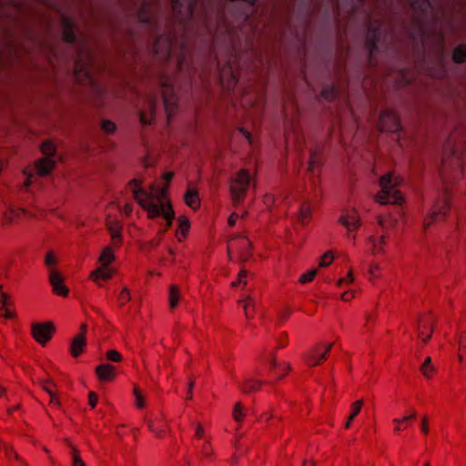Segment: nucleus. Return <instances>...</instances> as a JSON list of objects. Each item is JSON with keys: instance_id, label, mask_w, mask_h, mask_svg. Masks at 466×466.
Listing matches in <instances>:
<instances>
[{"instance_id": "f257e3e1", "label": "nucleus", "mask_w": 466, "mask_h": 466, "mask_svg": "<svg viewBox=\"0 0 466 466\" xmlns=\"http://www.w3.org/2000/svg\"><path fill=\"white\" fill-rule=\"evenodd\" d=\"M127 187L134 199L147 211L148 218L154 219L162 215L167 220V228L171 227L175 216L171 202L162 204L160 207L156 203L148 202V194L143 188V181L140 179L133 178L128 182Z\"/></svg>"}, {"instance_id": "f03ea898", "label": "nucleus", "mask_w": 466, "mask_h": 466, "mask_svg": "<svg viewBox=\"0 0 466 466\" xmlns=\"http://www.w3.org/2000/svg\"><path fill=\"white\" fill-rule=\"evenodd\" d=\"M401 180L392 172H388L380 177V190L375 196V201L380 205H401L404 198L398 189Z\"/></svg>"}, {"instance_id": "7ed1b4c3", "label": "nucleus", "mask_w": 466, "mask_h": 466, "mask_svg": "<svg viewBox=\"0 0 466 466\" xmlns=\"http://www.w3.org/2000/svg\"><path fill=\"white\" fill-rule=\"evenodd\" d=\"M251 177L248 169L241 168L229 179V193L233 207L242 205L250 187Z\"/></svg>"}, {"instance_id": "20e7f679", "label": "nucleus", "mask_w": 466, "mask_h": 466, "mask_svg": "<svg viewBox=\"0 0 466 466\" xmlns=\"http://www.w3.org/2000/svg\"><path fill=\"white\" fill-rule=\"evenodd\" d=\"M228 254L230 258L235 257L240 262L248 260L253 254L251 241L246 236H235L228 242Z\"/></svg>"}, {"instance_id": "39448f33", "label": "nucleus", "mask_w": 466, "mask_h": 466, "mask_svg": "<svg viewBox=\"0 0 466 466\" xmlns=\"http://www.w3.org/2000/svg\"><path fill=\"white\" fill-rule=\"evenodd\" d=\"M451 196L443 192L435 201L431 211L423 220L424 228H429L436 221H443L450 211Z\"/></svg>"}, {"instance_id": "423d86ee", "label": "nucleus", "mask_w": 466, "mask_h": 466, "mask_svg": "<svg viewBox=\"0 0 466 466\" xmlns=\"http://www.w3.org/2000/svg\"><path fill=\"white\" fill-rule=\"evenodd\" d=\"M333 345V342L315 344L304 356L306 364L309 367H317L324 364L329 357Z\"/></svg>"}, {"instance_id": "0eeeda50", "label": "nucleus", "mask_w": 466, "mask_h": 466, "mask_svg": "<svg viewBox=\"0 0 466 466\" xmlns=\"http://www.w3.org/2000/svg\"><path fill=\"white\" fill-rule=\"evenodd\" d=\"M338 222L347 229L349 238L356 240L355 233L361 228L362 221L357 209L346 208L343 209Z\"/></svg>"}, {"instance_id": "6e6552de", "label": "nucleus", "mask_w": 466, "mask_h": 466, "mask_svg": "<svg viewBox=\"0 0 466 466\" xmlns=\"http://www.w3.org/2000/svg\"><path fill=\"white\" fill-rule=\"evenodd\" d=\"M435 325V319L431 312L419 315L416 321V338L425 345L431 339Z\"/></svg>"}, {"instance_id": "1a4fd4ad", "label": "nucleus", "mask_w": 466, "mask_h": 466, "mask_svg": "<svg viewBox=\"0 0 466 466\" xmlns=\"http://www.w3.org/2000/svg\"><path fill=\"white\" fill-rule=\"evenodd\" d=\"M90 61V54L88 52L81 51L78 54V59L76 63L74 69V75L78 82L86 84H91V76L89 71L86 69V66Z\"/></svg>"}, {"instance_id": "9d476101", "label": "nucleus", "mask_w": 466, "mask_h": 466, "mask_svg": "<svg viewBox=\"0 0 466 466\" xmlns=\"http://www.w3.org/2000/svg\"><path fill=\"white\" fill-rule=\"evenodd\" d=\"M54 332L55 327L52 322L33 323L31 325L32 336L40 344H46L49 341Z\"/></svg>"}, {"instance_id": "9b49d317", "label": "nucleus", "mask_w": 466, "mask_h": 466, "mask_svg": "<svg viewBox=\"0 0 466 466\" xmlns=\"http://www.w3.org/2000/svg\"><path fill=\"white\" fill-rule=\"evenodd\" d=\"M176 44L177 41H175L171 35H161L157 39L154 45V50L156 54L168 58L175 55L177 48Z\"/></svg>"}, {"instance_id": "f8f14e48", "label": "nucleus", "mask_w": 466, "mask_h": 466, "mask_svg": "<svg viewBox=\"0 0 466 466\" xmlns=\"http://www.w3.org/2000/svg\"><path fill=\"white\" fill-rule=\"evenodd\" d=\"M379 128L385 132H397L400 129L399 116L393 111H384L380 114Z\"/></svg>"}, {"instance_id": "ddd939ff", "label": "nucleus", "mask_w": 466, "mask_h": 466, "mask_svg": "<svg viewBox=\"0 0 466 466\" xmlns=\"http://www.w3.org/2000/svg\"><path fill=\"white\" fill-rule=\"evenodd\" d=\"M86 332L87 325L83 323L80 327V333L77 334L71 341L70 344V354L73 358L79 357L86 347Z\"/></svg>"}, {"instance_id": "4468645a", "label": "nucleus", "mask_w": 466, "mask_h": 466, "mask_svg": "<svg viewBox=\"0 0 466 466\" xmlns=\"http://www.w3.org/2000/svg\"><path fill=\"white\" fill-rule=\"evenodd\" d=\"M148 429L158 439L166 438L170 432L168 423L162 415L149 419L147 422Z\"/></svg>"}, {"instance_id": "2eb2a0df", "label": "nucleus", "mask_w": 466, "mask_h": 466, "mask_svg": "<svg viewBox=\"0 0 466 466\" xmlns=\"http://www.w3.org/2000/svg\"><path fill=\"white\" fill-rule=\"evenodd\" d=\"M49 282L52 287L54 294L66 298L68 296L69 289L65 285L62 275L56 269L51 268L49 274Z\"/></svg>"}, {"instance_id": "dca6fc26", "label": "nucleus", "mask_w": 466, "mask_h": 466, "mask_svg": "<svg viewBox=\"0 0 466 466\" xmlns=\"http://www.w3.org/2000/svg\"><path fill=\"white\" fill-rule=\"evenodd\" d=\"M106 229L110 234V243L115 248H120L123 245V226L118 220H106Z\"/></svg>"}, {"instance_id": "f3484780", "label": "nucleus", "mask_w": 466, "mask_h": 466, "mask_svg": "<svg viewBox=\"0 0 466 466\" xmlns=\"http://www.w3.org/2000/svg\"><path fill=\"white\" fill-rule=\"evenodd\" d=\"M162 86L164 87L163 99L165 109L167 112V120H169L170 117L176 113L177 99L173 92V88L169 85L163 83Z\"/></svg>"}, {"instance_id": "a211bd4d", "label": "nucleus", "mask_w": 466, "mask_h": 466, "mask_svg": "<svg viewBox=\"0 0 466 466\" xmlns=\"http://www.w3.org/2000/svg\"><path fill=\"white\" fill-rule=\"evenodd\" d=\"M27 217H29V212L25 209L20 208H9L3 214L2 223L5 226H9L17 223Z\"/></svg>"}, {"instance_id": "6ab92c4d", "label": "nucleus", "mask_w": 466, "mask_h": 466, "mask_svg": "<svg viewBox=\"0 0 466 466\" xmlns=\"http://www.w3.org/2000/svg\"><path fill=\"white\" fill-rule=\"evenodd\" d=\"M148 194V202L157 204L159 207L162 204L170 202L167 198V187H159L157 184L153 183L149 186L148 190H146Z\"/></svg>"}, {"instance_id": "aec40b11", "label": "nucleus", "mask_w": 466, "mask_h": 466, "mask_svg": "<svg viewBox=\"0 0 466 466\" xmlns=\"http://www.w3.org/2000/svg\"><path fill=\"white\" fill-rule=\"evenodd\" d=\"M39 383L41 388L49 395V403L59 408L61 401L56 384L50 379L41 380Z\"/></svg>"}, {"instance_id": "412c9836", "label": "nucleus", "mask_w": 466, "mask_h": 466, "mask_svg": "<svg viewBox=\"0 0 466 466\" xmlns=\"http://www.w3.org/2000/svg\"><path fill=\"white\" fill-rule=\"evenodd\" d=\"M465 148H466V140H465V137H462L458 147H456V149H451L449 147L446 148L445 154L442 158L443 165H445L449 161L450 156H453L457 167L461 170L462 165H461L460 155L465 151Z\"/></svg>"}, {"instance_id": "4be33fe9", "label": "nucleus", "mask_w": 466, "mask_h": 466, "mask_svg": "<svg viewBox=\"0 0 466 466\" xmlns=\"http://www.w3.org/2000/svg\"><path fill=\"white\" fill-rule=\"evenodd\" d=\"M198 455L201 460L213 461L216 456L215 449L210 439H207L196 446Z\"/></svg>"}, {"instance_id": "5701e85b", "label": "nucleus", "mask_w": 466, "mask_h": 466, "mask_svg": "<svg viewBox=\"0 0 466 466\" xmlns=\"http://www.w3.org/2000/svg\"><path fill=\"white\" fill-rule=\"evenodd\" d=\"M388 238V234H382L378 238L375 236L369 237L368 241L370 244V252L373 256L383 255L385 253Z\"/></svg>"}, {"instance_id": "b1692460", "label": "nucleus", "mask_w": 466, "mask_h": 466, "mask_svg": "<svg viewBox=\"0 0 466 466\" xmlns=\"http://www.w3.org/2000/svg\"><path fill=\"white\" fill-rule=\"evenodd\" d=\"M116 367L106 363L96 367V375L100 381H113L116 377Z\"/></svg>"}, {"instance_id": "393cba45", "label": "nucleus", "mask_w": 466, "mask_h": 466, "mask_svg": "<svg viewBox=\"0 0 466 466\" xmlns=\"http://www.w3.org/2000/svg\"><path fill=\"white\" fill-rule=\"evenodd\" d=\"M417 418V412L415 410H411L410 413L407 416H404L400 419L395 418L392 420L394 424L393 431L394 433H399L402 431H405L408 427L411 426L412 422Z\"/></svg>"}, {"instance_id": "a878e982", "label": "nucleus", "mask_w": 466, "mask_h": 466, "mask_svg": "<svg viewBox=\"0 0 466 466\" xmlns=\"http://www.w3.org/2000/svg\"><path fill=\"white\" fill-rule=\"evenodd\" d=\"M115 274L116 270L109 266L100 265V267L91 272L90 279L95 282L108 280L112 279Z\"/></svg>"}, {"instance_id": "bb28decb", "label": "nucleus", "mask_w": 466, "mask_h": 466, "mask_svg": "<svg viewBox=\"0 0 466 466\" xmlns=\"http://www.w3.org/2000/svg\"><path fill=\"white\" fill-rule=\"evenodd\" d=\"M289 370L287 363L278 364L275 356H270L269 360V372L278 380L286 376Z\"/></svg>"}, {"instance_id": "cd10ccee", "label": "nucleus", "mask_w": 466, "mask_h": 466, "mask_svg": "<svg viewBox=\"0 0 466 466\" xmlns=\"http://www.w3.org/2000/svg\"><path fill=\"white\" fill-rule=\"evenodd\" d=\"M168 228H167V221L165 228L163 229L159 230L153 239H151L149 241H145L140 244V246H139L140 249L143 251L149 252V251H152L155 248H157L162 242L163 236Z\"/></svg>"}, {"instance_id": "c85d7f7f", "label": "nucleus", "mask_w": 466, "mask_h": 466, "mask_svg": "<svg viewBox=\"0 0 466 466\" xmlns=\"http://www.w3.org/2000/svg\"><path fill=\"white\" fill-rule=\"evenodd\" d=\"M221 84L225 88L230 89L237 84V77L230 66H227L220 72Z\"/></svg>"}, {"instance_id": "c756f323", "label": "nucleus", "mask_w": 466, "mask_h": 466, "mask_svg": "<svg viewBox=\"0 0 466 466\" xmlns=\"http://www.w3.org/2000/svg\"><path fill=\"white\" fill-rule=\"evenodd\" d=\"M56 162L50 157H44L35 162V167L39 176L48 175L55 167Z\"/></svg>"}, {"instance_id": "7c9ffc66", "label": "nucleus", "mask_w": 466, "mask_h": 466, "mask_svg": "<svg viewBox=\"0 0 466 466\" xmlns=\"http://www.w3.org/2000/svg\"><path fill=\"white\" fill-rule=\"evenodd\" d=\"M177 222L178 227L176 231V238L178 242H183L187 237L190 228L189 219L186 216H179Z\"/></svg>"}, {"instance_id": "2f4dec72", "label": "nucleus", "mask_w": 466, "mask_h": 466, "mask_svg": "<svg viewBox=\"0 0 466 466\" xmlns=\"http://www.w3.org/2000/svg\"><path fill=\"white\" fill-rule=\"evenodd\" d=\"M184 201L187 207L193 210L200 208V198L197 188H187L184 195Z\"/></svg>"}, {"instance_id": "473e14b6", "label": "nucleus", "mask_w": 466, "mask_h": 466, "mask_svg": "<svg viewBox=\"0 0 466 466\" xmlns=\"http://www.w3.org/2000/svg\"><path fill=\"white\" fill-rule=\"evenodd\" d=\"M119 248H115L110 243L109 246L105 247L99 256L98 262L100 265L109 266L116 259V251Z\"/></svg>"}, {"instance_id": "72a5a7b5", "label": "nucleus", "mask_w": 466, "mask_h": 466, "mask_svg": "<svg viewBox=\"0 0 466 466\" xmlns=\"http://www.w3.org/2000/svg\"><path fill=\"white\" fill-rule=\"evenodd\" d=\"M263 384L262 380L248 379L241 383L240 390L245 394H250L259 390Z\"/></svg>"}, {"instance_id": "f704fd0d", "label": "nucleus", "mask_w": 466, "mask_h": 466, "mask_svg": "<svg viewBox=\"0 0 466 466\" xmlns=\"http://www.w3.org/2000/svg\"><path fill=\"white\" fill-rule=\"evenodd\" d=\"M420 370L426 380H431L437 373V369L433 365L431 357H427L420 365Z\"/></svg>"}, {"instance_id": "c9c22d12", "label": "nucleus", "mask_w": 466, "mask_h": 466, "mask_svg": "<svg viewBox=\"0 0 466 466\" xmlns=\"http://www.w3.org/2000/svg\"><path fill=\"white\" fill-rule=\"evenodd\" d=\"M247 416V410L244 404L241 401H237L232 410V418L233 420L241 426L245 418Z\"/></svg>"}, {"instance_id": "e433bc0d", "label": "nucleus", "mask_w": 466, "mask_h": 466, "mask_svg": "<svg viewBox=\"0 0 466 466\" xmlns=\"http://www.w3.org/2000/svg\"><path fill=\"white\" fill-rule=\"evenodd\" d=\"M181 300V292L177 285H171L168 289V306L170 309L177 307Z\"/></svg>"}, {"instance_id": "4c0bfd02", "label": "nucleus", "mask_w": 466, "mask_h": 466, "mask_svg": "<svg viewBox=\"0 0 466 466\" xmlns=\"http://www.w3.org/2000/svg\"><path fill=\"white\" fill-rule=\"evenodd\" d=\"M242 305L245 316L248 319H253L255 317V301L252 298L247 297L242 300H238Z\"/></svg>"}, {"instance_id": "58836bf2", "label": "nucleus", "mask_w": 466, "mask_h": 466, "mask_svg": "<svg viewBox=\"0 0 466 466\" xmlns=\"http://www.w3.org/2000/svg\"><path fill=\"white\" fill-rule=\"evenodd\" d=\"M155 105L153 101H149L147 110H142L139 113V119L143 125H150L154 119Z\"/></svg>"}, {"instance_id": "ea45409f", "label": "nucleus", "mask_w": 466, "mask_h": 466, "mask_svg": "<svg viewBox=\"0 0 466 466\" xmlns=\"http://www.w3.org/2000/svg\"><path fill=\"white\" fill-rule=\"evenodd\" d=\"M66 441L71 450L72 466H87L81 457L80 451L68 440Z\"/></svg>"}, {"instance_id": "a19ab883", "label": "nucleus", "mask_w": 466, "mask_h": 466, "mask_svg": "<svg viewBox=\"0 0 466 466\" xmlns=\"http://www.w3.org/2000/svg\"><path fill=\"white\" fill-rule=\"evenodd\" d=\"M63 38L66 43H73L75 41L74 28L67 18H65L63 21Z\"/></svg>"}, {"instance_id": "79ce46f5", "label": "nucleus", "mask_w": 466, "mask_h": 466, "mask_svg": "<svg viewBox=\"0 0 466 466\" xmlns=\"http://www.w3.org/2000/svg\"><path fill=\"white\" fill-rule=\"evenodd\" d=\"M458 359L461 363H466V331L461 332L459 338Z\"/></svg>"}, {"instance_id": "37998d69", "label": "nucleus", "mask_w": 466, "mask_h": 466, "mask_svg": "<svg viewBox=\"0 0 466 466\" xmlns=\"http://www.w3.org/2000/svg\"><path fill=\"white\" fill-rule=\"evenodd\" d=\"M377 28L369 27L367 35V46L369 47L370 55L376 50Z\"/></svg>"}, {"instance_id": "c03bdc74", "label": "nucleus", "mask_w": 466, "mask_h": 466, "mask_svg": "<svg viewBox=\"0 0 466 466\" xmlns=\"http://www.w3.org/2000/svg\"><path fill=\"white\" fill-rule=\"evenodd\" d=\"M133 394L135 397V405L137 409H144L146 407V399L141 389L135 385L133 388Z\"/></svg>"}, {"instance_id": "a18cd8bd", "label": "nucleus", "mask_w": 466, "mask_h": 466, "mask_svg": "<svg viewBox=\"0 0 466 466\" xmlns=\"http://www.w3.org/2000/svg\"><path fill=\"white\" fill-rule=\"evenodd\" d=\"M249 276L250 273L247 269H241L238 274L237 280L233 281L231 286L244 288L248 284Z\"/></svg>"}, {"instance_id": "49530a36", "label": "nucleus", "mask_w": 466, "mask_h": 466, "mask_svg": "<svg viewBox=\"0 0 466 466\" xmlns=\"http://www.w3.org/2000/svg\"><path fill=\"white\" fill-rule=\"evenodd\" d=\"M311 216L310 205L307 202L302 203L299 209V220L303 224H307L309 221Z\"/></svg>"}, {"instance_id": "de8ad7c7", "label": "nucleus", "mask_w": 466, "mask_h": 466, "mask_svg": "<svg viewBox=\"0 0 466 466\" xmlns=\"http://www.w3.org/2000/svg\"><path fill=\"white\" fill-rule=\"evenodd\" d=\"M452 59L456 63H462L466 59V46L461 45L456 47L452 53Z\"/></svg>"}, {"instance_id": "09e8293b", "label": "nucleus", "mask_w": 466, "mask_h": 466, "mask_svg": "<svg viewBox=\"0 0 466 466\" xmlns=\"http://www.w3.org/2000/svg\"><path fill=\"white\" fill-rule=\"evenodd\" d=\"M40 149H41V152L45 156H46V157H50V158H51V157H53L56 154V145L50 141L42 143Z\"/></svg>"}, {"instance_id": "8fccbe9b", "label": "nucleus", "mask_w": 466, "mask_h": 466, "mask_svg": "<svg viewBox=\"0 0 466 466\" xmlns=\"http://www.w3.org/2000/svg\"><path fill=\"white\" fill-rule=\"evenodd\" d=\"M194 439L195 440H207V439H210L209 436H208L207 434V431L204 428V426L200 423V422H197L196 423V427H195V432H194Z\"/></svg>"}, {"instance_id": "3c124183", "label": "nucleus", "mask_w": 466, "mask_h": 466, "mask_svg": "<svg viewBox=\"0 0 466 466\" xmlns=\"http://www.w3.org/2000/svg\"><path fill=\"white\" fill-rule=\"evenodd\" d=\"M131 300V294L127 288H124L118 294L117 302L119 307L125 306Z\"/></svg>"}, {"instance_id": "603ef678", "label": "nucleus", "mask_w": 466, "mask_h": 466, "mask_svg": "<svg viewBox=\"0 0 466 466\" xmlns=\"http://www.w3.org/2000/svg\"><path fill=\"white\" fill-rule=\"evenodd\" d=\"M334 259V255L332 251H327L325 252L320 258L319 261V267L325 268L329 266Z\"/></svg>"}, {"instance_id": "864d4df0", "label": "nucleus", "mask_w": 466, "mask_h": 466, "mask_svg": "<svg viewBox=\"0 0 466 466\" xmlns=\"http://www.w3.org/2000/svg\"><path fill=\"white\" fill-rule=\"evenodd\" d=\"M363 405H364V400L362 399H360V400H357L355 401H353L350 405V415L351 417H354L356 418L360 412L361 411L362 408H363Z\"/></svg>"}, {"instance_id": "5fc2aeb1", "label": "nucleus", "mask_w": 466, "mask_h": 466, "mask_svg": "<svg viewBox=\"0 0 466 466\" xmlns=\"http://www.w3.org/2000/svg\"><path fill=\"white\" fill-rule=\"evenodd\" d=\"M317 272H318V270L316 268H313V269H310V270L303 273L300 276L299 282L300 284H307V283L311 282L314 279V278L316 277Z\"/></svg>"}, {"instance_id": "6e6d98bb", "label": "nucleus", "mask_w": 466, "mask_h": 466, "mask_svg": "<svg viewBox=\"0 0 466 466\" xmlns=\"http://www.w3.org/2000/svg\"><path fill=\"white\" fill-rule=\"evenodd\" d=\"M106 357L108 360L112 362H121L123 360L122 354L116 350H109L106 353Z\"/></svg>"}, {"instance_id": "4d7b16f0", "label": "nucleus", "mask_w": 466, "mask_h": 466, "mask_svg": "<svg viewBox=\"0 0 466 466\" xmlns=\"http://www.w3.org/2000/svg\"><path fill=\"white\" fill-rule=\"evenodd\" d=\"M45 264L46 265V267H48L49 270L51 268H56V266L57 264V258L53 251H48L46 254Z\"/></svg>"}, {"instance_id": "13d9d810", "label": "nucleus", "mask_w": 466, "mask_h": 466, "mask_svg": "<svg viewBox=\"0 0 466 466\" xmlns=\"http://www.w3.org/2000/svg\"><path fill=\"white\" fill-rule=\"evenodd\" d=\"M353 281H354L353 272H352V269H350L348 272V275L345 278H340L339 279H338L336 285H337V287L341 288L344 285L345 286L350 285L351 283H353Z\"/></svg>"}, {"instance_id": "bf43d9fd", "label": "nucleus", "mask_w": 466, "mask_h": 466, "mask_svg": "<svg viewBox=\"0 0 466 466\" xmlns=\"http://www.w3.org/2000/svg\"><path fill=\"white\" fill-rule=\"evenodd\" d=\"M101 127L105 133L112 134L116 131V124L109 120H104L102 122Z\"/></svg>"}, {"instance_id": "052dcab7", "label": "nucleus", "mask_w": 466, "mask_h": 466, "mask_svg": "<svg viewBox=\"0 0 466 466\" xmlns=\"http://www.w3.org/2000/svg\"><path fill=\"white\" fill-rule=\"evenodd\" d=\"M3 449H4V451H5V454L6 457H8V458L14 457V459L15 461H20V456L14 450V448L12 446L7 445V444H4Z\"/></svg>"}, {"instance_id": "680f3d73", "label": "nucleus", "mask_w": 466, "mask_h": 466, "mask_svg": "<svg viewBox=\"0 0 466 466\" xmlns=\"http://www.w3.org/2000/svg\"><path fill=\"white\" fill-rule=\"evenodd\" d=\"M6 306H13V302L7 294L1 292L0 310H3Z\"/></svg>"}, {"instance_id": "e2e57ef3", "label": "nucleus", "mask_w": 466, "mask_h": 466, "mask_svg": "<svg viewBox=\"0 0 466 466\" xmlns=\"http://www.w3.org/2000/svg\"><path fill=\"white\" fill-rule=\"evenodd\" d=\"M413 9H421L425 10L429 5V0H413L411 3Z\"/></svg>"}, {"instance_id": "0e129e2a", "label": "nucleus", "mask_w": 466, "mask_h": 466, "mask_svg": "<svg viewBox=\"0 0 466 466\" xmlns=\"http://www.w3.org/2000/svg\"><path fill=\"white\" fill-rule=\"evenodd\" d=\"M3 310L4 313L2 314V317L5 319H14L16 317L15 310L12 306H6Z\"/></svg>"}, {"instance_id": "69168bd1", "label": "nucleus", "mask_w": 466, "mask_h": 466, "mask_svg": "<svg viewBox=\"0 0 466 466\" xmlns=\"http://www.w3.org/2000/svg\"><path fill=\"white\" fill-rule=\"evenodd\" d=\"M98 402V396L95 391L88 393V404L92 409H95Z\"/></svg>"}, {"instance_id": "338daca9", "label": "nucleus", "mask_w": 466, "mask_h": 466, "mask_svg": "<svg viewBox=\"0 0 466 466\" xmlns=\"http://www.w3.org/2000/svg\"><path fill=\"white\" fill-rule=\"evenodd\" d=\"M421 431L424 435H428L430 431L429 417L426 414L421 418Z\"/></svg>"}, {"instance_id": "774afa93", "label": "nucleus", "mask_w": 466, "mask_h": 466, "mask_svg": "<svg viewBox=\"0 0 466 466\" xmlns=\"http://www.w3.org/2000/svg\"><path fill=\"white\" fill-rule=\"evenodd\" d=\"M337 91L335 90L334 87H331L330 89H328V88H324L322 91H321V96L329 100V99H332L335 95H336Z\"/></svg>"}]
</instances>
